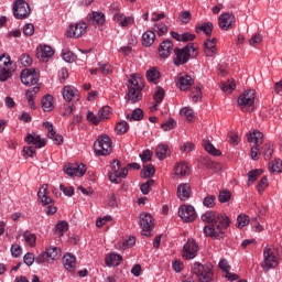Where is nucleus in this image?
<instances>
[{
	"instance_id": "1",
	"label": "nucleus",
	"mask_w": 282,
	"mask_h": 282,
	"mask_svg": "<svg viewBox=\"0 0 282 282\" xmlns=\"http://www.w3.org/2000/svg\"><path fill=\"white\" fill-rule=\"evenodd\" d=\"M204 224H209L204 227V235L212 239H224L225 230L230 226V218L226 214L207 210L202 217Z\"/></svg>"
},
{
	"instance_id": "2",
	"label": "nucleus",
	"mask_w": 282,
	"mask_h": 282,
	"mask_svg": "<svg viewBox=\"0 0 282 282\" xmlns=\"http://www.w3.org/2000/svg\"><path fill=\"white\" fill-rule=\"evenodd\" d=\"M144 85L142 84V79L132 77L128 80V93L126 95V100L131 102V105H135V102H140L142 100V89Z\"/></svg>"
},
{
	"instance_id": "3",
	"label": "nucleus",
	"mask_w": 282,
	"mask_h": 282,
	"mask_svg": "<svg viewBox=\"0 0 282 282\" xmlns=\"http://www.w3.org/2000/svg\"><path fill=\"white\" fill-rule=\"evenodd\" d=\"M174 65L180 67V65H186L187 61H191L192 56H197V46L193 43L187 44L183 48H174Z\"/></svg>"
},
{
	"instance_id": "4",
	"label": "nucleus",
	"mask_w": 282,
	"mask_h": 282,
	"mask_svg": "<svg viewBox=\"0 0 282 282\" xmlns=\"http://www.w3.org/2000/svg\"><path fill=\"white\" fill-rule=\"evenodd\" d=\"M192 273L195 274L198 282H213L215 273L213 267L194 262L192 265Z\"/></svg>"
},
{
	"instance_id": "5",
	"label": "nucleus",
	"mask_w": 282,
	"mask_h": 282,
	"mask_svg": "<svg viewBox=\"0 0 282 282\" xmlns=\"http://www.w3.org/2000/svg\"><path fill=\"white\" fill-rule=\"evenodd\" d=\"M96 155H110L113 150L111 138L107 134L98 137L94 143Z\"/></svg>"
},
{
	"instance_id": "6",
	"label": "nucleus",
	"mask_w": 282,
	"mask_h": 282,
	"mask_svg": "<svg viewBox=\"0 0 282 282\" xmlns=\"http://www.w3.org/2000/svg\"><path fill=\"white\" fill-rule=\"evenodd\" d=\"M263 261L261 262V268L268 272L274 268L279 267V258L276 257V252L274 249L264 248L263 250Z\"/></svg>"
},
{
	"instance_id": "7",
	"label": "nucleus",
	"mask_w": 282,
	"mask_h": 282,
	"mask_svg": "<svg viewBox=\"0 0 282 282\" xmlns=\"http://www.w3.org/2000/svg\"><path fill=\"white\" fill-rule=\"evenodd\" d=\"M37 197L43 204V206H47L46 215H55L56 210L58 209L52 205L54 204V200L52 199V197L47 196V184L42 185V187L37 192Z\"/></svg>"
},
{
	"instance_id": "8",
	"label": "nucleus",
	"mask_w": 282,
	"mask_h": 282,
	"mask_svg": "<svg viewBox=\"0 0 282 282\" xmlns=\"http://www.w3.org/2000/svg\"><path fill=\"white\" fill-rule=\"evenodd\" d=\"M254 90L249 89L243 91L239 97H238V105L241 109V111H252L253 105H254Z\"/></svg>"
},
{
	"instance_id": "9",
	"label": "nucleus",
	"mask_w": 282,
	"mask_h": 282,
	"mask_svg": "<svg viewBox=\"0 0 282 282\" xmlns=\"http://www.w3.org/2000/svg\"><path fill=\"white\" fill-rule=\"evenodd\" d=\"M199 252V245L195 239H188L186 243L183 246L182 257L183 259L191 261V259H195L197 253Z\"/></svg>"
},
{
	"instance_id": "10",
	"label": "nucleus",
	"mask_w": 282,
	"mask_h": 282,
	"mask_svg": "<svg viewBox=\"0 0 282 282\" xmlns=\"http://www.w3.org/2000/svg\"><path fill=\"white\" fill-rule=\"evenodd\" d=\"M248 142L256 144L251 148V158L252 160H259V144L263 142V133L261 131H253L248 134Z\"/></svg>"
},
{
	"instance_id": "11",
	"label": "nucleus",
	"mask_w": 282,
	"mask_h": 282,
	"mask_svg": "<svg viewBox=\"0 0 282 282\" xmlns=\"http://www.w3.org/2000/svg\"><path fill=\"white\" fill-rule=\"evenodd\" d=\"M21 83L28 87L39 83V69L26 68L21 72Z\"/></svg>"
},
{
	"instance_id": "12",
	"label": "nucleus",
	"mask_w": 282,
	"mask_h": 282,
	"mask_svg": "<svg viewBox=\"0 0 282 282\" xmlns=\"http://www.w3.org/2000/svg\"><path fill=\"white\" fill-rule=\"evenodd\" d=\"M31 9L30 4L25 2L24 0H18L13 4V15L17 19H28L30 17Z\"/></svg>"
},
{
	"instance_id": "13",
	"label": "nucleus",
	"mask_w": 282,
	"mask_h": 282,
	"mask_svg": "<svg viewBox=\"0 0 282 282\" xmlns=\"http://www.w3.org/2000/svg\"><path fill=\"white\" fill-rule=\"evenodd\" d=\"M64 172L69 177H83L87 173V166L83 163H69L64 167Z\"/></svg>"
},
{
	"instance_id": "14",
	"label": "nucleus",
	"mask_w": 282,
	"mask_h": 282,
	"mask_svg": "<svg viewBox=\"0 0 282 282\" xmlns=\"http://www.w3.org/2000/svg\"><path fill=\"white\" fill-rule=\"evenodd\" d=\"M178 217L183 219V221H186L187 224H191V221H195L197 219V213L195 212V207L191 205H182L178 208Z\"/></svg>"
},
{
	"instance_id": "15",
	"label": "nucleus",
	"mask_w": 282,
	"mask_h": 282,
	"mask_svg": "<svg viewBox=\"0 0 282 282\" xmlns=\"http://www.w3.org/2000/svg\"><path fill=\"white\" fill-rule=\"evenodd\" d=\"M140 226L142 229V235H144V237H151V232L154 228L153 216H151V214H141Z\"/></svg>"
},
{
	"instance_id": "16",
	"label": "nucleus",
	"mask_w": 282,
	"mask_h": 282,
	"mask_svg": "<svg viewBox=\"0 0 282 282\" xmlns=\"http://www.w3.org/2000/svg\"><path fill=\"white\" fill-rule=\"evenodd\" d=\"M12 62L10 61V56L2 55L0 57V80L1 83H6L10 78V66Z\"/></svg>"
},
{
	"instance_id": "17",
	"label": "nucleus",
	"mask_w": 282,
	"mask_h": 282,
	"mask_svg": "<svg viewBox=\"0 0 282 282\" xmlns=\"http://www.w3.org/2000/svg\"><path fill=\"white\" fill-rule=\"evenodd\" d=\"M85 32H87V24L85 22H79L68 26L67 36L70 39H80Z\"/></svg>"
},
{
	"instance_id": "18",
	"label": "nucleus",
	"mask_w": 282,
	"mask_h": 282,
	"mask_svg": "<svg viewBox=\"0 0 282 282\" xmlns=\"http://www.w3.org/2000/svg\"><path fill=\"white\" fill-rule=\"evenodd\" d=\"M235 15L232 13H224L219 17L218 19V25L220 28V30H232L234 25H235Z\"/></svg>"
},
{
	"instance_id": "19",
	"label": "nucleus",
	"mask_w": 282,
	"mask_h": 282,
	"mask_svg": "<svg viewBox=\"0 0 282 282\" xmlns=\"http://www.w3.org/2000/svg\"><path fill=\"white\" fill-rule=\"evenodd\" d=\"M195 80H193V77L191 75H187L186 73L180 74L176 78V86L181 91H186L187 89H191L193 87V84Z\"/></svg>"
},
{
	"instance_id": "20",
	"label": "nucleus",
	"mask_w": 282,
	"mask_h": 282,
	"mask_svg": "<svg viewBox=\"0 0 282 282\" xmlns=\"http://www.w3.org/2000/svg\"><path fill=\"white\" fill-rule=\"evenodd\" d=\"M173 52V42L171 40L163 41L159 46V55L161 58H169Z\"/></svg>"
},
{
	"instance_id": "21",
	"label": "nucleus",
	"mask_w": 282,
	"mask_h": 282,
	"mask_svg": "<svg viewBox=\"0 0 282 282\" xmlns=\"http://www.w3.org/2000/svg\"><path fill=\"white\" fill-rule=\"evenodd\" d=\"M63 98L66 102L78 101V90L72 86H65L63 89Z\"/></svg>"
},
{
	"instance_id": "22",
	"label": "nucleus",
	"mask_w": 282,
	"mask_h": 282,
	"mask_svg": "<svg viewBox=\"0 0 282 282\" xmlns=\"http://www.w3.org/2000/svg\"><path fill=\"white\" fill-rule=\"evenodd\" d=\"M63 265L68 272H76V256L72 253L64 254Z\"/></svg>"
},
{
	"instance_id": "23",
	"label": "nucleus",
	"mask_w": 282,
	"mask_h": 282,
	"mask_svg": "<svg viewBox=\"0 0 282 282\" xmlns=\"http://www.w3.org/2000/svg\"><path fill=\"white\" fill-rule=\"evenodd\" d=\"M24 141L28 144H33L35 147V149H43V147H45V144H46L45 140L41 139V135L32 134V133H29L25 137Z\"/></svg>"
},
{
	"instance_id": "24",
	"label": "nucleus",
	"mask_w": 282,
	"mask_h": 282,
	"mask_svg": "<svg viewBox=\"0 0 282 282\" xmlns=\"http://www.w3.org/2000/svg\"><path fill=\"white\" fill-rule=\"evenodd\" d=\"M113 21L120 25V28H129L133 23L132 17H126L121 12H117L113 15Z\"/></svg>"
},
{
	"instance_id": "25",
	"label": "nucleus",
	"mask_w": 282,
	"mask_h": 282,
	"mask_svg": "<svg viewBox=\"0 0 282 282\" xmlns=\"http://www.w3.org/2000/svg\"><path fill=\"white\" fill-rule=\"evenodd\" d=\"M204 52L206 56H215L217 54V39H207L204 42Z\"/></svg>"
},
{
	"instance_id": "26",
	"label": "nucleus",
	"mask_w": 282,
	"mask_h": 282,
	"mask_svg": "<svg viewBox=\"0 0 282 282\" xmlns=\"http://www.w3.org/2000/svg\"><path fill=\"white\" fill-rule=\"evenodd\" d=\"M177 197L182 202H186L191 197V185L188 183L180 184L177 187Z\"/></svg>"
},
{
	"instance_id": "27",
	"label": "nucleus",
	"mask_w": 282,
	"mask_h": 282,
	"mask_svg": "<svg viewBox=\"0 0 282 282\" xmlns=\"http://www.w3.org/2000/svg\"><path fill=\"white\" fill-rule=\"evenodd\" d=\"M87 21H89L91 25H102L105 24V13L94 11L87 15Z\"/></svg>"
},
{
	"instance_id": "28",
	"label": "nucleus",
	"mask_w": 282,
	"mask_h": 282,
	"mask_svg": "<svg viewBox=\"0 0 282 282\" xmlns=\"http://www.w3.org/2000/svg\"><path fill=\"white\" fill-rule=\"evenodd\" d=\"M121 262L122 256L120 254L111 253L106 257V265L109 268H116L117 265H120Z\"/></svg>"
},
{
	"instance_id": "29",
	"label": "nucleus",
	"mask_w": 282,
	"mask_h": 282,
	"mask_svg": "<svg viewBox=\"0 0 282 282\" xmlns=\"http://www.w3.org/2000/svg\"><path fill=\"white\" fill-rule=\"evenodd\" d=\"M195 32L196 34L204 32L206 36H210V34H213V22L197 24L195 28Z\"/></svg>"
},
{
	"instance_id": "30",
	"label": "nucleus",
	"mask_w": 282,
	"mask_h": 282,
	"mask_svg": "<svg viewBox=\"0 0 282 282\" xmlns=\"http://www.w3.org/2000/svg\"><path fill=\"white\" fill-rule=\"evenodd\" d=\"M155 155L159 160H165V158H169L171 155V150L169 149V145L166 144H160L156 147Z\"/></svg>"
},
{
	"instance_id": "31",
	"label": "nucleus",
	"mask_w": 282,
	"mask_h": 282,
	"mask_svg": "<svg viewBox=\"0 0 282 282\" xmlns=\"http://www.w3.org/2000/svg\"><path fill=\"white\" fill-rule=\"evenodd\" d=\"M155 43V32L153 31H147L142 35V45L144 47H151Z\"/></svg>"
},
{
	"instance_id": "32",
	"label": "nucleus",
	"mask_w": 282,
	"mask_h": 282,
	"mask_svg": "<svg viewBox=\"0 0 282 282\" xmlns=\"http://www.w3.org/2000/svg\"><path fill=\"white\" fill-rule=\"evenodd\" d=\"M42 109L43 111H52L54 109V97L52 95H46L42 98Z\"/></svg>"
},
{
	"instance_id": "33",
	"label": "nucleus",
	"mask_w": 282,
	"mask_h": 282,
	"mask_svg": "<svg viewBox=\"0 0 282 282\" xmlns=\"http://www.w3.org/2000/svg\"><path fill=\"white\" fill-rule=\"evenodd\" d=\"M147 78L149 83H153L154 85H158V83H160V70H156L154 67L150 68L147 72Z\"/></svg>"
},
{
	"instance_id": "34",
	"label": "nucleus",
	"mask_w": 282,
	"mask_h": 282,
	"mask_svg": "<svg viewBox=\"0 0 282 282\" xmlns=\"http://www.w3.org/2000/svg\"><path fill=\"white\" fill-rule=\"evenodd\" d=\"M142 118H144V111H142V109L137 108L132 111V113L127 115V119L130 122L137 121L140 122V120H142Z\"/></svg>"
},
{
	"instance_id": "35",
	"label": "nucleus",
	"mask_w": 282,
	"mask_h": 282,
	"mask_svg": "<svg viewBox=\"0 0 282 282\" xmlns=\"http://www.w3.org/2000/svg\"><path fill=\"white\" fill-rule=\"evenodd\" d=\"M203 145L205 151H207V153H209L210 155H215L216 158H219V155H221V151L215 148V145H213L210 141H204Z\"/></svg>"
},
{
	"instance_id": "36",
	"label": "nucleus",
	"mask_w": 282,
	"mask_h": 282,
	"mask_svg": "<svg viewBox=\"0 0 282 282\" xmlns=\"http://www.w3.org/2000/svg\"><path fill=\"white\" fill-rule=\"evenodd\" d=\"M46 257L52 261H56V259H61V249H58L57 247L47 248Z\"/></svg>"
},
{
	"instance_id": "37",
	"label": "nucleus",
	"mask_w": 282,
	"mask_h": 282,
	"mask_svg": "<svg viewBox=\"0 0 282 282\" xmlns=\"http://www.w3.org/2000/svg\"><path fill=\"white\" fill-rule=\"evenodd\" d=\"M175 175H180V177H184L186 173H188V164L187 163H177L174 167Z\"/></svg>"
},
{
	"instance_id": "38",
	"label": "nucleus",
	"mask_w": 282,
	"mask_h": 282,
	"mask_svg": "<svg viewBox=\"0 0 282 282\" xmlns=\"http://www.w3.org/2000/svg\"><path fill=\"white\" fill-rule=\"evenodd\" d=\"M39 56H41V58H52V56H54V50L52 48V46H41V52L39 53Z\"/></svg>"
},
{
	"instance_id": "39",
	"label": "nucleus",
	"mask_w": 282,
	"mask_h": 282,
	"mask_svg": "<svg viewBox=\"0 0 282 282\" xmlns=\"http://www.w3.org/2000/svg\"><path fill=\"white\" fill-rule=\"evenodd\" d=\"M263 170L258 169V170H252L250 172H248V182H249V186L250 184H254L257 182V180L259 178V175H262Z\"/></svg>"
},
{
	"instance_id": "40",
	"label": "nucleus",
	"mask_w": 282,
	"mask_h": 282,
	"mask_svg": "<svg viewBox=\"0 0 282 282\" xmlns=\"http://www.w3.org/2000/svg\"><path fill=\"white\" fill-rule=\"evenodd\" d=\"M55 230H56L58 237H63V235H65V232H67V230H69V224H67V221H59V223H57Z\"/></svg>"
},
{
	"instance_id": "41",
	"label": "nucleus",
	"mask_w": 282,
	"mask_h": 282,
	"mask_svg": "<svg viewBox=\"0 0 282 282\" xmlns=\"http://www.w3.org/2000/svg\"><path fill=\"white\" fill-rule=\"evenodd\" d=\"M281 166H282L281 159H275L274 161L269 163V171L270 173H281Z\"/></svg>"
},
{
	"instance_id": "42",
	"label": "nucleus",
	"mask_w": 282,
	"mask_h": 282,
	"mask_svg": "<svg viewBox=\"0 0 282 282\" xmlns=\"http://www.w3.org/2000/svg\"><path fill=\"white\" fill-rule=\"evenodd\" d=\"M98 116L100 120H109L111 116V107L105 106L98 111Z\"/></svg>"
},
{
	"instance_id": "43",
	"label": "nucleus",
	"mask_w": 282,
	"mask_h": 282,
	"mask_svg": "<svg viewBox=\"0 0 282 282\" xmlns=\"http://www.w3.org/2000/svg\"><path fill=\"white\" fill-rule=\"evenodd\" d=\"M116 131L119 135H124L129 131V123L127 121H120L116 126Z\"/></svg>"
},
{
	"instance_id": "44",
	"label": "nucleus",
	"mask_w": 282,
	"mask_h": 282,
	"mask_svg": "<svg viewBox=\"0 0 282 282\" xmlns=\"http://www.w3.org/2000/svg\"><path fill=\"white\" fill-rule=\"evenodd\" d=\"M236 87L235 80L229 79L227 83L223 84L221 90L225 91V94H231Z\"/></svg>"
},
{
	"instance_id": "45",
	"label": "nucleus",
	"mask_w": 282,
	"mask_h": 282,
	"mask_svg": "<svg viewBox=\"0 0 282 282\" xmlns=\"http://www.w3.org/2000/svg\"><path fill=\"white\" fill-rule=\"evenodd\" d=\"M23 237L26 243H29V246L31 247L36 246V235L25 231Z\"/></svg>"
},
{
	"instance_id": "46",
	"label": "nucleus",
	"mask_w": 282,
	"mask_h": 282,
	"mask_svg": "<svg viewBox=\"0 0 282 282\" xmlns=\"http://www.w3.org/2000/svg\"><path fill=\"white\" fill-rule=\"evenodd\" d=\"M155 183V181L153 180H149L148 182L141 184L140 191L143 195H149V193H151V186H153V184Z\"/></svg>"
},
{
	"instance_id": "47",
	"label": "nucleus",
	"mask_w": 282,
	"mask_h": 282,
	"mask_svg": "<svg viewBox=\"0 0 282 282\" xmlns=\"http://www.w3.org/2000/svg\"><path fill=\"white\" fill-rule=\"evenodd\" d=\"M230 197H232L230 192L224 189V191H220L218 195V200L220 202V204H226V202H230Z\"/></svg>"
},
{
	"instance_id": "48",
	"label": "nucleus",
	"mask_w": 282,
	"mask_h": 282,
	"mask_svg": "<svg viewBox=\"0 0 282 282\" xmlns=\"http://www.w3.org/2000/svg\"><path fill=\"white\" fill-rule=\"evenodd\" d=\"M154 31L159 36H164V34L169 32V26H166L164 23H158L155 24Z\"/></svg>"
},
{
	"instance_id": "49",
	"label": "nucleus",
	"mask_w": 282,
	"mask_h": 282,
	"mask_svg": "<svg viewBox=\"0 0 282 282\" xmlns=\"http://www.w3.org/2000/svg\"><path fill=\"white\" fill-rule=\"evenodd\" d=\"M250 224V218L247 215H239L237 218V225L238 228H243L245 226H248Z\"/></svg>"
},
{
	"instance_id": "50",
	"label": "nucleus",
	"mask_w": 282,
	"mask_h": 282,
	"mask_svg": "<svg viewBox=\"0 0 282 282\" xmlns=\"http://www.w3.org/2000/svg\"><path fill=\"white\" fill-rule=\"evenodd\" d=\"M62 57L66 63H74L76 61V55L70 51H63Z\"/></svg>"
},
{
	"instance_id": "51",
	"label": "nucleus",
	"mask_w": 282,
	"mask_h": 282,
	"mask_svg": "<svg viewBox=\"0 0 282 282\" xmlns=\"http://www.w3.org/2000/svg\"><path fill=\"white\" fill-rule=\"evenodd\" d=\"M262 153L264 155V160H270L274 153V150H272V145L270 143H265L262 148Z\"/></svg>"
},
{
	"instance_id": "52",
	"label": "nucleus",
	"mask_w": 282,
	"mask_h": 282,
	"mask_svg": "<svg viewBox=\"0 0 282 282\" xmlns=\"http://www.w3.org/2000/svg\"><path fill=\"white\" fill-rule=\"evenodd\" d=\"M153 98H154V102H156V105H160L162 100H164V88L159 87L154 93Z\"/></svg>"
},
{
	"instance_id": "53",
	"label": "nucleus",
	"mask_w": 282,
	"mask_h": 282,
	"mask_svg": "<svg viewBox=\"0 0 282 282\" xmlns=\"http://www.w3.org/2000/svg\"><path fill=\"white\" fill-rule=\"evenodd\" d=\"M181 116H184L185 118H187L188 122H193V118H194V111L191 108H183L180 111Z\"/></svg>"
},
{
	"instance_id": "54",
	"label": "nucleus",
	"mask_w": 282,
	"mask_h": 282,
	"mask_svg": "<svg viewBox=\"0 0 282 282\" xmlns=\"http://www.w3.org/2000/svg\"><path fill=\"white\" fill-rule=\"evenodd\" d=\"M175 127H177V122H175L174 119H170L161 126V129H163V131H171L175 129Z\"/></svg>"
},
{
	"instance_id": "55",
	"label": "nucleus",
	"mask_w": 282,
	"mask_h": 282,
	"mask_svg": "<svg viewBox=\"0 0 282 282\" xmlns=\"http://www.w3.org/2000/svg\"><path fill=\"white\" fill-rule=\"evenodd\" d=\"M192 94L193 102H199V100H202V87H194Z\"/></svg>"
},
{
	"instance_id": "56",
	"label": "nucleus",
	"mask_w": 282,
	"mask_h": 282,
	"mask_svg": "<svg viewBox=\"0 0 282 282\" xmlns=\"http://www.w3.org/2000/svg\"><path fill=\"white\" fill-rule=\"evenodd\" d=\"M265 188H268V177L263 176L257 185L258 193L262 195Z\"/></svg>"
},
{
	"instance_id": "57",
	"label": "nucleus",
	"mask_w": 282,
	"mask_h": 282,
	"mask_svg": "<svg viewBox=\"0 0 282 282\" xmlns=\"http://www.w3.org/2000/svg\"><path fill=\"white\" fill-rule=\"evenodd\" d=\"M262 41H263V35L258 33L249 40V45H251V47H257V45H259V43H261Z\"/></svg>"
},
{
	"instance_id": "58",
	"label": "nucleus",
	"mask_w": 282,
	"mask_h": 282,
	"mask_svg": "<svg viewBox=\"0 0 282 282\" xmlns=\"http://www.w3.org/2000/svg\"><path fill=\"white\" fill-rule=\"evenodd\" d=\"M20 63L23 65V67H30V65H32V57H30L28 54H22L20 56Z\"/></svg>"
},
{
	"instance_id": "59",
	"label": "nucleus",
	"mask_w": 282,
	"mask_h": 282,
	"mask_svg": "<svg viewBox=\"0 0 282 282\" xmlns=\"http://www.w3.org/2000/svg\"><path fill=\"white\" fill-rule=\"evenodd\" d=\"M59 189L62 191V193H64V195H66V197H73L74 195V187L72 186H65L61 184Z\"/></svg>"
},
{
	"instance_id": "60",
	"label": "nucleus",
	"mask_w": 282,
	"mask_h": 282,
	"mask_svg": "<svg viewBox=\"0 0 282 282\" xmlns=\"http://www.w3.org/2000/svg\"><path fill=\"white\" fill-rule=\"evenodd\" d=\"M155 175V167L153 164H148L144 166V176L145 177H153Z\"/></svg>"
},
{
	"instance_id": "61",
	"label": "nucleus",
	"mask_w": 282,
	"mask_h": 282,
	"mask_svg": "<svg viewBox=\"0 0 282 282\" xmlns=\"http://www.w3.org/2000/svg\"><path fill=\"white\" fill-rule=\"evenodd\" d=\"M215 199H216V197L214 195H209L204 198L203 204L207 208H213V206H215Z\"/></svg>"
},
{
	"instance_id": "62",
	"label": "nucleus",
	"mask_w": 282,
	"mask_h": 282,
	"mask_svg": "<svg viewBox=\"0 0 282 282\" xmlns=\"http://www.w3.org/2000/svg\"><path fill=\"white\" fill-rule=\"evenodd\" d=\"M180 19L182 23H191V19H193V15L191 14V11H184L180 14Z\"/></svg>"
},
{
	"instance_id": "63",
	"label": "nucleus",
	"mask_w": 282,
	"mask_h": 282,
	"mask_svg": "<svg viewBox=\"0 0 282 282\" xmlns=\"http://www.w3.org/2000/svg\"><path fill=\"white\" fill-rule=\"evenodd\" d=\"M99 66V72H101V74L107 75V74H111V65H109L108 63L106 64H98Z\"/></svg>"
},
{
	"instance_id": "64",
	"label": "nucleus",
	"mask_w": 282,
	"mask_h": 282,
	"mask_svg": "<svg viewBox=\"0 0 282 282\" xmlns=\"http://www.w3.org/2000/svg\"><path fill=\"white\" fill-rule=\"evenodd\" d=\"M24 36H32L34 34V24H25L23 28Z\"/></svg>"
}]
</instances>
